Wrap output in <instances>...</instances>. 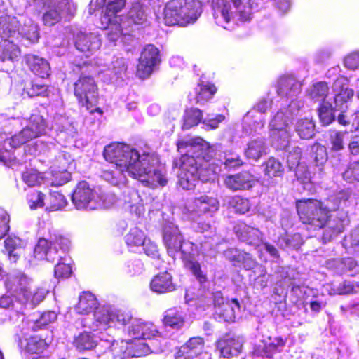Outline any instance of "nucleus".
Listing matches in <instances>:
<instances>
[{
    "label": "nucleus",
    "mask_w": 359,
    "mask_h": 359,
    "mask_svg": "<svg viewBox=\"0 0 359 359\" xmlns=\"http://www.w3.org/2000/svg\"><path fill=\"white\" fill-rule=\"evenodd\" d=\"M72 201L78 210H97L110 208L116 201V197L114 194L92 188L87 182L82 181L76 185Z\"/></svg>",
    "instance_id": "7"
},
{
    "label": "nucleus",
    "mask_w": 359,
    "mask_h": 359,
    "mask_svg": "<svg viewBox=\"0 0 359 359\" xmlns=\"http://www.w3.org/2000/svg\"><path fill=\"white\" fill-rule=\"evenodd\" d=\"M31 280L25 274L19 273L16 276H11L5 283L11 292L14 293L20 302L26 306L33 309L41 302L48 290L44 287H38L31 290L29 285Z\"/></svg>",
    "instance_id": "9"
},
{
    "label": "nucleus",
    "mask_w": 359,
    "mask_h": 359,
    "mask_svg": "<svg viewBox=\"0 0 359 359\" xmlns=\"http://www.w3.org/2000/svg\"><path fill=\"white\" fill-rule=\"evenodd\" d=\"M104 156L111 165L102 171L101 177L114 186L125 184L127 175L147 187H164L167 183L165 169L154 154H140L129 145L113 143L104 148Z\"/></svg>",
    "instance_id": "1"
},
{
    "label": "nucleus",
    "mask_w": 359,
    "mask_h": 359,
    "mask_svg": "<svg viewBox=\"0 0 359 359\" xmlns=\"http://www.w3.org/2000/svg\"><path fill=\"white\" fill-rule=\"evenodd\" d=\"M177 149L182 156L174 161L173 165L178 168V184L183 189H193L199 180L203 182L214 180L220 172L218 165L210 163L216 151L222 149L220 144L211 146L197 137L189 140H180Z\"/></svg>",
    "instance_id": "2"
},
{
    "label": "nucleus",
    "mask_w": 359,
    "mask_h": 359,
    "mask_svg": "<svg viewBox=\"0 0 359 359\" xmlns=\"http://www.w3.org/2000/svg\"><path fill=\"white\" fill-rule=\"evenodd\" d=\"M267 147L263 138H257L250 141L245 151L247 158L257 161L263 155L266 154Z\"/></svg>",
    "instance_id": "43"
},
{
    "label": "nucleus",
    "mask_w": 359,
    "mask_h": 359,
    "mask_svg": "<svg viewBox=\"0 0 359 359\" xmlns=\"http://www.w3.org/2000/svg\"><path fill=\"white\" fill-rule=\"evenodd\" d=\"M54 180L52 185L59 187L65 184L71 179V170H62L59 169H52L51 171Z\"/></svg>",
    "instance_id": "60"
},
{
    "label": "nucleus",
    "mask_w": 359,
    "mask_h": 359,
    "mask_svg": "<svg viewBox=\"0 0 359 359\" xmlns=\"http://www.w3.org/2000/svg\"><path fill=\"white\" fill-rule=\"evenodd\" d=\"M257 179L248 172H243L236 175L226 177L224 184L227 188L233 190L248 189L255 185Z\"/></svg>",
    "instance_id": "27"
},
{
    "label": "nucleus",
    "mask_w": 359,
    "mask_h": 359,
    "mask_svg": "<svg viewBox=\"0 0 359 359\" xmlns=\"http://www.w3.org/2000/svg\"><path fill=\"white\" fill-rule=\"evenodd\" d=\"M329 93V87L327 83L319 81L313 83L308 89L309 97L314 102H324Z\"/></svg>",
    "instance_id": "48"
},
{
    "label": "nucleus",
    "mask_w": 359,
    "mask_h": 359,
    "mask_svg": "<svg viewBox=\"0 0 359 359\" xmlns=\"http://www.w3.org/2000/svg\"><path fill=\"white\" fill-rule=\"evenodd\" d=\"M27 242L15 235H9L4 241L5 251L11 262L15 263L22 255Z\"/></svg>",
    "instance_id": "33"
},
{
    "label": "nucleus",
    "mask_w": 359,
    "mask_h": 359,
    "mask_svg": "<svg viewBox=\"0 0 359 359\" xmlns=\"http://www.w3.org/2000/svg\"><path fill=\"white\" fill-rule=\"evenodd\" d=\"M39 29L36 25L29 21L27 25L19 29V38L25 39L30 43H35L39 39Z\"/></svg>",
    "instance_id": "56"
},
{
    "label": "nucleus",
    "mask_w": 359,
    "mask_h": 359,
    "mask_svg": "<svg viewBox=\"0 0 359 359\" xmlns=\"http://www.w3.org/2000/svg\"><path fill=\"white\" fill-rule=\"evenodd\" d=\"M137 348L133 350V344L127 343L123 340L114 344L112 349L109 351H105L103 357L107 358L112 357L114 359H127L130 358H137L147 355L149 352V346L143 343L135 344Z\"/></svg>",
    "instance_id": "19"
},
{
    "label": "nucleus",
    "mask_w": 359,
    "mask_h": 359,
    "mask_svg": "<svg viewBox=\"0 0 359 359\" xmlns=\"http://www.w3.org/2000/svg\"><path fill=\"white\" fill-rule=\"evenodd\" d=\"M333 89L336 93L334 103L324 102L318 109L319 118L324 125L330 124L334 119V112H346L353 96V90L348 88L345 78L337 79L333 84Z\"/></svg>",
    "instance_id": "10"
},
{
    "label": "nucleus",
    "mask_w": 359,
    "mask_h": 359,
    "mask_svg": "<svg viewBox=\"0 0 359 359\" xmlns=\"http://www.w3.org/2000/svg\"><path fill=\"white\" fill-rule=\"evenodd\" d=\"M276 243L283 250H297L302 245L303 239L299 233L289 234L285 232L280 235Z\"/></svg>",
    "instance_id": "42"
},
{
    "label": "nucleus",
    "mask_w": 359,
    "mask_h": 359,
    "mask_svg": "<svg viewBox=\"0 0 359 359\" xmlns=\"http://www.w3.org/2000/svg\"><path fill=\"white\" fill-rule=\"evenodd\" d=\"M224 203L239 214H245L250 208L249 200L240 196H226Z\"/></svg>",
    "instance_id": "46"
},
{
    "label": "nucleus",
    "mask_w": 359,
    "mask_h": 359,
    "mask_svg": "<svg viewBox=\"0 0 359 359\" xmlns=\"http://www.w3.org/2000/svg\"><path fill=\"white\" fill-rule=\"evenodd\" d=\"M163 241L168 254L173 257L179 252L182 236L178 227L172 222H165L163 229Z\"/></svg>",
    "instance_id": "24"
},
{
    "label": "nucleus",
    "mask_w": 359,
    "mask_h": 359,
    "mask_svg": "<svg viewBox=\"0 0 359 359\" xmlns=\"http://www.w3.org/2000/svg\"><path fill=\"white\" fill-rule=\"evenodd\" d=\"M201 13L198 0H170L165 5L163 20L168 26L186 27L195 22Z\"/></svg>",
    "instance_id": "8"
},
{
    "label": "nucleus",
    "mask_w": 359,
    "mask_h": 359,
    "mask_svg": "<svg viewBox=\"0 0 359 359\" xmlns=\"http://www.w3.org/2000/svg\"><path fill=\"white\" fill-rule=\"evenodd\" d=\"M202 119V111L198 109H190L184 115L183 130H187L196 126Z\"/></svg>",
    "instance_id": "54"
},
{
    "label": "nucleus",
    "mask_w": 359,
    "mask_h": 359,
    "mask_svg": "<svg viewBox=\"0 0 359 359\" xmlns=\"http://www.w3.org/2000/svg\"><path fill=\"white\" fill-rule=\"evenodd\" d=\"M302 90V84L292 76H281L277 86V93L280 97L293 98L297 96Z\"/></svg>",
    "instance_id": "30"
},
{
    "label": "nucleus",
    "mask_w": 359,
    "mask_h": 359,
    "mask_svg": "<svg viewBox=\"0 0 359 359\" xmlns=\"http://www.w3.org/2000/svg\"><path fill=\"white\" fill-rule=\"evenodd\" d=\"M127 68L126 59L120 57L113 60L108 69H100L98 74L104 82L118 83L126 76Z\"/></svg>",
    "instance_id": "25"
},
{
    "label": "nucleus",
    "mask_w": 359,
    "mask_h": 359,
    "mask_svg": "<svg viewBox=\"0 0 359 359\" xmlns=\"http://www.w3.org/2000/svg\"><path fill=\"white\" fill-rule=\"evenodd\" d=\"M333 287L334 294H347L357 292L359 290V284L354 285L348 280L334 285Z\"/></svg>",
    "instance_id": "59"
},
{
    "label": "nucleus",
    "mask_w": 359,
    "mask_h": 359,
    "mask_svg": "<svg viewBox=\"0 0 359 359\" xmlns=\"http://www.w3.org/2000/svg\"><path fill=\"white\" fill-rule=\"evenodd\" d=\"M294 154H290L287 156V162L289 163V166L290 168L296 166L297 169L295 171V175L297 180L303 184L309 186L312 183L311 173L304 165L299 163L301 149L299 147H295L294 149Z\"/></svg>",
    "instance_id": "31"
},
{
    "label": "nucleus",
    "mask_w": 359,
    "mask_h": 359,
    "mask_svg": "<svg viewBox=\"0 0 359 359\" xmlns=\"http://www.w3.org/2000/svg\"><path fill=\"white\" fill-rule=\"evenodd\" d=\"M163 323L166 327L180 330L184 325L185 314L180 307L170 308L164 312Z\"/></svg>",
    "instance_id": "39"
},
{
    "label": "nucleus",
    "mask_w": 359,
    "mask_h": 359,
    "mask_svg": "<svg viewBox=\"0 0 359 359\" xmlns=\"http://www.w3.org/2000/svg\"><path fill=\"white\" fill-rule=\"evenodd\" d=\"M180 250L184 266L188 269L201 285L207 281L206 274L201 270L200 264L195 260L194 255L196 252V246L190 241H183L180 243Z\"/></svg>",
    "instance_id": "18"
},
{
    "label": "nucleus",
    "mask_w": 359,
    "mask_h": 359,
    "mask_svg": "<svg viewBox=\"0 0 359 359\" xmlns=\"http://www.w3.org/2000/svg\"><path fill=\"white\" fill-rule=\"evenodd\" d=\"M128 326L126 329V332L129 337H131L134 340L126 341L127 343L133 344V349L137 348L136 344L143 343L140 341L141 339H151L156 337L158 332L156 327L151 322H147L142 319L133 318L130 315V319L127 322ZM144 344H146L144 343Z\"/></svg>",
    "instance_id": "15"
},
{
    "label": "nucleus",
    "mask_w": 359,
    "mask_h": 359,
    "mask_svg": "<svg viewBox=\"0 0 359 359\" xmlns=\"http://www.w3.org/2000/svg\"><path fill=\"white\" fill-rule=\"evenodd\" d=\"M219 203L218 200L208 195H201L188 200L183 209V215L187 219L197 221L203 215H212L218 210Z\"/></svg>",
    "instance_id": "13"
},
{
    "label": "nucleus",
    "mask_w": 359,
    "mask_h": 359,
    "mask_svg": "<svg viewBox=\"0 0 359 359\" xmlns=\"http://www.w3.org/2000/svg\"><path fill=\"white\" fill-rule=\"evenodd\" d=\"M74 95L79 102L89 109L97 103V86L92 77L81 76L74 84Z\"/></svg>",
    "instance_id": "17"
},
{
    "label": "nucleus",
    "mask_w": 359,
    "mask_h": 359,
    "mask_svg": "<svg viewBox=\"0 0 359 359\" xmlns=\"http://www.w3.org/2000/svg\"><path fill=\"white\" fill-rule=\"evenodd\" d=\"M19 24L20 21L14 16L0 15V37L2 40H18Z\"/></svg>",
    "instance_id": "28"
},
{
    "label": "nucleus",
    "mask_w": 359,
    "mask_h": 359,
    "mask_svg": "<svg viewBox=\"0 0 359 359\" xmlns=\"http://www.w3.org/2000/svg\"><path fill=\"white\" fill-rule=\"evenodd\" d=\"M222 145L221 144H219ZM222 149L220 151H216L215 155H213L212 158L210 160V163H215V165H218L219 168L221 169V165H224L225 168L226 169H232L235 168L236 167H239L243 164L242 160L240 158V157L237 154H231L229 156H225L224 158V161L221 158V154H218L222 152Z\"/></svg>",
    "instance_id": "45"
},
{
    "label": "nucleus",
    "mask_w": 359,
    "mask_h": 359,
    "mask_svg": "<svg viewBox=\"0 0 359 359\" xmlns=\"http://www.w3.org/2000/svg\"><path fill=\"white\" fill-rule=\"evenodd\" d=\"M216 93V88L210 83H201L196 88V102L204 104L205 102L212 98V95Z\"/></svg>",
    "instance_id": "52"
},
{
    "label": "nucleus",
    "mask_w": 359,
    "mask_h": 359,
    "mask_svg": "<svg viewBox=\"0 0 359 359\" xmlns=\"http://www.w3.org/2000/svg\"><path fill=\"white\" fill-rule=\"evenodd\" d=\"M93 327L106 330L107 327L126 325L130 314L110 306H104L95 311Z\"/></svg>",
    "instance_id": "14"
},
{
    "label": "nucleus",
    "mask_w": 359,
    "mask_h": 359,
    "mask_svg": "<svg viewBox=\"0 0 359 359\" xmlns=\"http://www.w3.org/2000/svg\"><path fill=\"white\" fill-rule=\"evenodd\" d=\"M259 4L258 0H217L213 2L214 19L218 25L231 30L250 21Z\"/></svg>",
    "instance_id": "4"
},
{
    "label": "nucleus",
    "mask_w": 359,
    "mask_h": 359,
    "mask_svg": "<svg viewBox=\"0 0 359 359\" xmlns=\"http://www.w3.org/2000/svg\"><path fill=\"white\" fill-rule=\"evenodd\" d=\"M243 344V338L233 334H226L217 343V348L220 355L225 358L236 356L241 351Z\"/></svg>",
    "instance_id": "26"
},
{
    "label": "nucleus",
    "mask_w": 359,
    "mask_h": 359,
    "mask_svg": "<svg viewBox=\"0 0 359 359\" xmlns=\"http://www.w3.org/2000/svg\"><path fill=\"white\" fill-rule=\"evenodd\" d=\"M285 346V340L282 337L269 339V342L262 341L254 348L252 359H280L278 355Z\"/></svg>",
    "instance_id": "22"
},
{
    "label": "nucleus",
    "mask_w": 359,
    "mask_h": 359,
    "mask_svg": "<svg viewBox=\"0 0 359 359\" xmlns=\"http://www.w3.org/2000/svg\"><path fill=\"white\" fill-rule=\"evenodd\" d=\"M25 61L34 74L43 79L48 76L50 67L46 60L30 54L25 56Z\"/></svg>",
    "instance_id": "38"
},
{
    "label": "nucleus",
    "mask_w": 359,
    "mask_h": 359,
    "mask_svg": "<svg viewBox=\"0 0 359 359\" xmlns=\"http://www.w3.org/2000/svg\"><path fill=\"white\" fill-rule=\"evenodd\" d=\"M326 266L338 274L350 272L351 276H354L359 273V264L351 257L331 259L326 262Z\"/></svg>",
    "instance_id": "32"
},
{
    "label": "nucleus",
    "mask_w": 359,
    "mask_h": 359,
    "mask_svg": "<svg viewBox=\"0 0 359 359\" xmlns=\"http://www.w3.org/2000/svg\"><path fill=\"white\" fill-rule=\"evenodd\" d=\"M150 287L157 293L170 292L175 289L172 276L168 272L160 273L151 280Z\"/></svg>",
    "instance_id": "37"
},
{
    "label": "nucleus",
    "mask_w": 359,
    "mask_h": 359,
    "mask_svg": "<svg viewBox=\"0 0 359 359\" xmlns=\"http://www.w3.org/2000/svg\"><path fill=\"white\" fill-rule=\"evenodd\" d=\"M264 126L265 116L255 109H250L243 118V128L248 134H251L253 132L257 133L262 130Z\"/></svg>",
    "instance_id": "34"
},
{
    "label": "nucleus",
    "mask_w": 359,
    "mask_h": 359,
    "mask_svg": "<svg viewBox=\"0 0 359 359\" xmlns=\"http://www.w3.org/2000/svg\"><path fill=\"white\" fill-rule=\"evenodd\" d=\"M125 243L131 252H140L147 241L145 233L138 227H133L124 237Z\"/></svg>",
    "instance_id": "36"
},
{
    "label": "nucleus",
    "mask_w": 359,
    "mask_h": 359,
    "mask_svg": "<svg viewBox=\"0 0 359 359\" xmlns=\"http://www.w3.org/2000/svg\"><path fill=\"white\" fill-rule=\"evenodd\" d=\"M48 346L44 339L38 337H32L28 339L26 345V351L31 353H39Z\"/></svg>",
    "instance_id": "58"
},
{
    "label": "nucleus",
    "mask_w": 359,
    "mask_h": 359,
    "mask_svg": "<svg viewBox=\"0 0 359 359\" xmlns=\"http://www.w3.org/2000/svg\"><path fill=\"white\" fill-rule=\"evenodd\" d=\"M57 319V313L55 311H48L42 313L39 318L32 319L30 321V327L34 331H36L49 323H53Z\"/></svg>",
    "instance_id": "55"
},
{
    "label": "nucleus",
    "mask_w": 359,
    "mask_h": 359,
    "mask_svg": "<svg viewBox=\"0 0 359 359\" xmlns=\"http://www.w3.org/2000/svg\"><path fill=\"white\" fill-rule=\"evenodd\" d=\"M345 67L349 69H356L359 67V50L348 54L344 59Z\"/></svg>",
    "instance_id": "64"
},
{
    "label": "nucleus",
    "mask_w": 359,
    "mask_h": 359,
    "mask_svg": "<svg viewBox=\"0 0 359 359\" xmlns=\"http://www.w3.org/2000/svg\"><path fill=\"white\" fill-rule=\"evenodd\" d=\"M343 245L346 250L359 246V226L344 238Z\"/></svg>",
    "instance_id": "63"
},
{
    "label": "nucleus",
    "mask_w": 359,
    "mask_h": 359,
    "mask_svg": "<svg viewBox=\"0 0 359 359\" xmlns=\"http://www.w3.org/2000/svg\"><path fill=\"white\" fill-rule=\"evenodd\" d=\"M96 333L84 332L77 336L74 341V346L79 351L90 350L96 347L97 340L95 338Z\"/></svg>",
    "instance_id": "47"
},
{
    "label": "nucleus",
    "mask_w": 359,
    "mask_h": 359,
    "mask_svg": "<svg viewBox=\"0 0 359 359\" xmlns=\"http://www.w3.org/2000/svg\"><path fill=\"white\" fill-rule=\"evenodd\" d=\"M315 125L311 117L299 119L296 123L295 130L302 139H310L314 135Z\"/></svg>",
    "instance_id": "49"
},
{
    "label": "nucleus",
    "mask_w": 359,
    "mask_h": 359,
    "mask_svg": "<svg viewBox=\"0 0 359 359\" xmlns=\"http://www.w3.org/2000/svg\"><path fill=\"white\" fill-rule=\"evenodd\" d=\"M240 311V304L236 299H226L221 306L217 307L215 314L220 320L234 322L236 314Z\"/></svg>",
    "instance_id": "35"
},
{
    "label": "nucleus",
    "mask_w": 359,
    "mask_h": 359,
    "mask_svg": "<svg viewBox=\"0 0 359 359\" xmlns=\"http://www.w3.org/2000/svg\"><path fill=\"white\" fill-rule=\"evenodd\" d=\"M204 340L199 337L190 338L175 353V359H210V355L203 351Z\"/></svg>",
    "instance_id": "21"
},
{
    "label": "nucleus",
    "mask_w": 359,
    "mask_h": 359,
    "mask_svg": "<svg viewBox=\"0 0 359 359\" xmlns=\"http://www.w3.org/2000/svg\"><path fill=\"white\" fill-rule=\"evenodd\" d=\"M201 252L208 257H215L217 254L216 241L215 238H207L201 242Z\"/></svg>",
    "instance_id": "61"
},
{
    "label": "nucleus",
    "mask_w": 359,
    "mask_h": 359,
    "mask_svg": "<svg viewBox=\"0 0 359 359\" xmlns=\"http://www.w3.org/2000/svg\"><path fill=\"white\" fill-rule=\"evenodd\" d=\"M264 174L269 178L281 177L284 172V168L281 163L276 158H269L264 163Z\"/></svg>",
    "instance_id": "51"
},
{
    "label": "nucleus",
    "mask_w": 359,
    "mask_h": 359,
    "mask_svg": "<svg viewBox=\"0 0 359 359\" xmlns=\"http://www.w3.org/2000/svg\"><path fill=\"white\" fill-rule=\"evenodd\" d=\"M339 203L331 200L327 204L313 199L299 200L297 202V210L300 219L314 229L325 228L323 241L329 242L344 231L348 224L347 213L338 210Z\"/></svg>",
    "instance_id": "3"
},
{
    "label": "nucleus",
    "mask_w": 359,
    "mask_h": 359,
    "mask_svg": "<svg viewBox=\"0 0 359 359\" xmlns=\"http://www.w3.org/2000/svg\"><path fill=\"white\" fill-rule=\"evenodd\" d=\"M100 327H96L93 329V333H96L95 338L97 340L96 344V348L100 351L101 348H105L107 349V351H109L112 349L114 344L118 343L121 344V341H116L114 339V337L110 334L106 333L98 332Z\"/></svg>",
    "instance_id": "50"
},
{
    "label": "nucleus",
    "mask_w": 359,
    "mask_h": 359,
    "mask_svg": "<svg viewBox=\"0 0 359 359\" xmlns=\"http://www.w3.org/2000/svg\"><path fill=\"white\" fill-rule=\"evenodd\" d=\"M17 40H3L0 43V61L13 62L20 55V51L15 41Z\"/></svg>",
    "instance_id": "41"
},
{
    "label": "nucleus",
    "mask_w": 359,
    "mask_h": 359,
    "mask_svg": "<svg viewBox=\"0 0 359 359\" xmlns=\"http://www.w3.org/2000/svg\"><path fill=\"white\" fill-rule=\"evenodd\" d=\"M234 231L238 239L250 245L255 246L262 241V233L257 229L247 225L245 223H238L234 226Z\"/></svg>",
    "instance_id": "29"
},
{
    "label": "nucleus",
    "mask_w": 359,
    "mask_h": 359,
    "mask_svg": "<svg viewBox=\"0 0 359 359\" xmlns=\"http://www.w3.org/2000/svg\"><path fill=\"white\" fill-rule=\"evenodd\" d=\"M149 0H134L128 13V18L134 24H142L147 20L146 10Z\"/></svg>",
    "instance_id": "40"
},
{
    "label": "nucleus",
    "mask_w": 359,
    "mask_h": 359,
    "mask_svg": "<svg viewBox=\"0 0 359 359\" xmlns=\"http://www.w3.org/2000/svg\"><path fill=\"white\" fill-rule=\"evenodd\" d=\"M53 142H44L42 141L36 143V151L39 154H46L50 153L55 158L52 160L51 169L62 170H72L75 168V163L72 156L65 151H57Z\"/></svg>",
    "instance_id": "16"
},
{
    "label": "nucleus",
    "mask_w": 359,
    "mask_h": 359,
    "mask_svg": "<svg viewBox=\"0 0 359 359\" xmlns=\"http://www.w3.org/2000/svg\"><path fill=\"white\" fill-rule=\"evenodd\" d=\"M97 3L99 6H104L100 27L107 31L109 41L115 42L122 34V17L118 13L126 6V0H97Z\"/></svg>",
    "instance_id": "11"
},
{
    "label": "nucleus",
    "mask_w": 359,
    "mask_h": 359,
    "mask_svg": "<svg viewBox=\"0 0 359 359\" xmlns=\"http://www.w3.org/2000/svg\"><path fill=\"white\" fill-rule=\"evenodd\" d=\"M69 241L60 234L50 235L48 239L41 238L34 250V257L36 260H46L50 262L60 261L65 252L69 248ZM72 273L69 264L59 262L55 266L56 278H67Z\"/></svg>",
    "instance_id": "6"
},
{
    "label": "nucleus",
    "mask_w": 359,
    "mask_h": 359,
    "mask_svg": "<svg viewBox=\"0 0 359 359\" xmlns=\"http://www.w3.org/2000/svg\"><path fill=\"white\" fill-rule=\"evenodd\" d=\"M344 179L351 183L353 181H359V161L351 163L344 172Z\"/></svg>",
    "instance_id": "62"
},
{
    "label": "nucleus",
    "mask_w": 359,
    "mask_h": 359,
    "mask_svg": "<svg viewBox=\"0 0 359 359\" xmlns=\"http://www.w3.org/2000/svg\"><path fill=\"white\" fill-rule=\"evenodd\" d=\"M74 45L78 50L90 57L100 49L101 41L95 33L79 32L74 36Z\"/></svg>",
    "instance_id": "23"
},
{
    "label": "nucleus",
    "mask_w": 359,
    "mask_h": 359,
    "mask_svg": "<svg viewBox=\"0 0 359 359\" xmlns=\"http://www.w3.org/2000/svg\"><path fill=\"white\" fill-rule=\"evenodd\" d=\"M27 124L18 133L10 136L9 134L0 131V162L6 163L13 161V149L46 133L48 125L43 117L38 114H32Z\"/></svg>",
    "instance_id": "5"
},
{
    "label": "nucleus",
    "mask_w": 359,
    "mask_h": 359,
    "mask_svg": "<svg viewBox=\"0 0 359 359\" xmlns=\"http://www.w3.org/2000/svg\"><path fill=\"white\" fill-rule=\"evenodd\" d=\"M48 200L49 203L46 208L49 211L62 210L67 204V201L64 195L57 191H50Z\"/></svg>",
    "instance_id": "53"
},
{
    "label": "nucleus",
    "mask_w": 359,
    "mask_h": 359,
    "mask_svg": "<svg viewBox=\"0 0 359 359\" xmlns=\"http://www.w3.org/2000/svg\"><path fill=\"white\" fill-rule=\"evenodd\" d=\"M23 182L29 187L41 184L43 180V175L35 169H29L22 175Z\"/></svg>",
    "instance_id": "57"
},
{
    "label": "nucleus",
    "mask_w": 359,
    "mask_h": 359,
    "mask_svg": "<svg viewBox=\"0 0 359 359\" xmlns=\"http://www.w3.org/2000/svg\"><path fill=\"white\" fill-rule=\"evenodd\" d=\"M292 116L280 109L272 117L269 124V137L276 149H285L291 137Z\"/></svg>",
    "instance_id": "12"
},
{
    "label": "nucleus",
    "mask_w": 359,
    "mask_h": 359,
    "mask_svg": "<svg viewBox=\"0 0 359 359\" xmlns=\"http://www.w3.org/2000/svg\"><path fill=\"white\" fill-rule=\"evenodd\" d=\"M97 301L90 292H83L80 295L79 301L75 307L76 313L79 314H88L94 309H97Z\"/></svg>",
    "instance_id": "44"
},
{
    "label": "nucleus",
    "mask_w": 359,
    "mask_h": 359,
    "mask_svg": "<svg viewBox=\"0 0 359 359\" xmlns=\"http://www.w3.org/2000/svg\"><path fill=\"white\" fill-rule=\"evenodd\" d=\"M160 61L158 49L151 44L146 46L141 53L137 67L139 77L141 79L148 77Z\"/></svg>",
    "instance_id": "20"
}]
</instances>
